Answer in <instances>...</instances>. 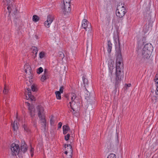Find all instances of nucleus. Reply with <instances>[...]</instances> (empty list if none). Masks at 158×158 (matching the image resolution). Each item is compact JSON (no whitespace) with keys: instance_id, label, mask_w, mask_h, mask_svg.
<instances>
[{"instance_id":"23","label":"nucleus","mask_w":158,"mask_h":158,"mask_svg":"<svg viewBox=\"0 0 158 158\" xmlns=\"http://www.w3.org/2000/svg\"><path fill=\"white\" fill-rule=\"evenodd\" d=\"M150 27L149 24H148V25H146L145 29H143V31L144 34H145L147 33L150 30Z\"/></svg>"},{"instance_id":"8","label":"nucleus","mask_w":158,"mask_h":158,"mask_svg":"<svg viewBox=\"0 0 158 158\" xmlns=\"http://www.w3.org/2000/svg\"><path fill=\"white\" fill-rule=\"evenodd\" d=\"M70 3H64V5L62 7L63 14L66 15L70 12L71 10Z\"/></svg>"},{"instance_id":"40","label":"nucleus","mask_w":158,"mask_h":158,"mask_svg":"<svg viewBox=\"0 0 158 158\" xmlns=\"http://www.w3.org/2000/svg\"><path fill=\"white\" fill-rule=\"evenodd\" d=\"M156 79H155V82L157 84L156 86H157V85H158V78L156 77V76L155 77Z\"/></svg>"},{"instance_id":"35","label":"nucleus","mask_w":158,"mask_h":158,"mask_svg":"<svg viewBox=\"0 0 158 158\" xmlns=\"http://www.w3.org/2000/svg\"><path fill=\"white\" fill-rule=\"evenodd\" d=\"M4 2L5 3V4L7 5H10V0H4Z\"/></svg>"},{"instance_id":"12","label":"nucleus","mask_w":158,"mask_h":158,"mask_svg":"<svg viewBox=\"0 0 158 158\" xmlns=\"http://www.w3.org/2000/svg\"><path fill=\"white\" fill-rule=\"evenodd\" d=\"M27 90L28 91L27 94L28 96H27V95H26L27 99H30L32 101H35V98L34 96L31 94V89H30L28 88L27 89Z\"/></svg>"},{"instance_id":"6","label":"nucleus","mask_w":158,"mask_h":158,"mask_svg":"<svg viewBox=\"0 0 158 158\" xmlns=\"http://www.w3.org/2000/svg\"><path fill=\"white\" fill-rule=\"evenodd\" d=\"M10 150L12 155L14 156H16L19 154L20 148L18 144L13 143L10 146Z\"/></svg>"},{"instance_id":"29","label":"nucleus","mask_w":158,"mask_h":158,"mask_svg":"<svg viewBox=\"0 0 158 158\" xmlns=\"http://www.w3.org/2000/svg\"><path fill=\"white\" fill-rule=\"evenodd\" d=\"M152 101L154 103H155L157 102V97L155 96H153L152 97Z\"/></svg>"},{"instance_id":"15","label":"nucleus","mask_w":158,"mask_h":158,"mask_svg":"<svg viewBox=\"0 0 158 158\" xmlns=\"http://www.w3.org/2000/svg\"><path fill=\"white\" fill-rule=\"evenodd\" d=\"M27 145L24 143L23 145H21L20 149L22 152L25 153L27 151Z\"/></svg>"},{"instance_id":"43","label":"nucleus","mask_w":158,"mask_h":158,"mask_svg":"<svg viewBox=\"0 0 158 158\" xmlns=\"http://www.w3.org/2000/svg\"><path fill=\"white\" fill-rule=\"evenodd\" d=\"M34 149L33 148L31 147L30 150V152L31 153H33Z\"/></svg>"},{"instance_id":"38","label":"nucleus","mask_w":158,"mask_h":158,"mask_svg":"<svg viewBox=\"0 0 158 158\" xmlns=\"http://www.w3.org/2000/svg\"><path fill=\"white\" fill-rule=\"evenodd\" d=\"M109 146L108 145L107 147L108 148L111 149V148L113 147V145H112L110 143Z\"/></svg>"},{"instance_id":"5","label":"nucleus","mask_w":158,"mask_h":158,"mask_svg":"<svg viewBox=\"0 0 158 158\" xmlns=\"http://www.w3.org/2000/svg\"><path fill=\"white\" fill-rule=\"evenodd\" d=\"M81 27L86 31L88 30L89 32L91 33L92 31L91 24L86 19H84L82 22Z\"/></svg>"},{"instance_id":"47","label":"nucleus","mask_w":158,"mask_h":158,"mask_svg":"<svg viewBox=\"0 0 158 158\" xmlns=\"http://www.w3.org/2000/svg\"><path fill=\"white\" fill-rule=\"evenodd\" d=\"M68 150H67V151H65V152H64V153H65V154H67L68 152H68Z\"/></svg>"},{"instance_id":"24","label":"nucleus","mask_w":158,"mask_h":158,"mask_svg":"<svg viewBox=\"0 0 158 158\" xmlns=\"http://www.w3.org/2000/svg\"><path fill=\"white\" fill-rule=\"evenodd\" d=\"M82 78L83 83L85 85H88V80L86 78V76H83Z\"/></svg>"},{"instance_id":"36","label":"nucleus","mask_w":158,"mask_h":158,"mask_svg":"<svg viewBox=\"0 0 158 158\" xmlns=\"http://www.w3.org/2000/svg\"><path fill=\"white\" fill-rule=\"evenodd\" d=\"M64 89V87L63 86H62L60 87L59 90H60L59 91L60 92V93H62L63 92V90Z\"/></svg>"},{"instance_id":"25","label":"nucleus","mask_w":158,"mask_h":158,"mask_svg":"<svg viewBox=\"0 0 158 158\" xmlns=\"http://www.w3.org/2000/svg\"><path fill=\"white\" fill-rule=\"evenodd\" d=\"M9 90L8 87L6 85H5L3 93L5 94H6L8 93Z\"/></svg>"},{"instance_id":"33","label":"nucleus","mask_w":158,"mask_h":158,"mask_svg":"<svg viewBox=\"0 0 158 158\" xmlns=\"http://www.w3.org/2000/svg\"><path fill=\"white\" fill-rule=\"evenodd\" d=\"M70 137V135L69 134H68L66 135H65L64 137V139L67 141L69 139V138Z\"/></svg>"},{"instance_id":"42","label":"nucleus","mask_w":158,"mask_h":158,"mask_svg":"<svg viewBox=\"0 0 158 158\" xmlns=\"http://www.w3.org/2000/svg\"><path fill=\"white\" fill-rule=\"evenodd\" d=\"M7 9L8 10L9 13H10L11 12V7L9 6H7Z\"/></svg>"},{"instance_id":"3","label":"nucleus","mask_w":158,"mask_h":158,"mask_svg":"<svg viewBox=\"0 0 158 158\" xmlns=\"http://www.w3.org/2000/svg\"><path fill=\"white\" fill-rule=\"evenodd\" d=\"M113 38L116 46V52H121L119 33L117 32H114Z\"/></svg>"},{"instance_id":"11","label":"nucleus","mask_w":158,"mask_h":158,"mask_svg":"<svg viewBox=\"0 0 158 158\" xmlns=\"http://www.w3.org/2000/svg\"><path fill=\"white\" fill-rule=\"evenodd\" d=\"M143 49L146 51H148L152 52L153 50V48L152 44L149 43L146 44L144 45Z\"/></svg>"},{"instance_id":"7","label":"nucleus","mask_w":158,"mask_h":158,"mask_svg":"<svg viewBox=\"0 0 158 158\" xmlns=\"http://www.w3.org/2000/svg\"><path fill=\"white\" fill-rule=\"evenodd\" d=\"M126 13V9L124 6H122L120 9L117 8L116 10V15L120 18L123 17Z\"/></svg>"},{"instance_id":"14","label":"nucleus","mask_w":158,"mask_h":158,"mask_svg":"<svg viewBox=\"0 0 158 158\" xmlns=\"http://www.w3.org/2000/svg\"><path fill=\"white\" fill-rule=\"evenodd\" d=\"M31 49L32 50V52L33 53L35 54V56H34V58L36 57L37 54V52L38 51V48L37 47L35 46H32L31 48Z\"/></svg>"},{"instance_id":"48","label":"nucleus","mask_w":158,"mask_h":158,"mask_svg":"<svg viewBox=\"0 0 158 158\" xmlns=\"http://www.w3.org/2000/svg\"><path fill=\"white\" fill-rule=\"evenodd\" d=\"M31 156H33V153H31Z\"/></svg>"},{"instance_id":"18","label":"nucleus","mask_w":158,"mask_h":158,"mask_svg":"<svg viewBox=\"0 0 158 158\" xmlns=\"http://www.w3.org/2000/svg\"><path fill=\"white\" fill-rule=\"evenodd\" d=\"M66 146H67V147H69V151L71 152V154L69 156V157H67V158H72V146L70 144H65V148H66Z\"/></svg>"},{"instance_id":"22","label":"nucleus","mask_w":158,"mask_h":158,"mask_svg":"<svg viewBox=\"0 0 158 158\" xmlns=\"http://www.w3.org/2000/svg\"><path fill=\"white\" fill-rule=\"evenodd\" d=\"M61 93L59 91H56L55 92V94L56 96L57 99L60 100L61 99Z\"/></svg>"},{"instance_id":"2","label":"nucleus","mask_w":158,"mask_h":158,"mask_svg":"<svg viewBox=\"0 0 158 158\" xmlns=\"http://www.w3.org/2000/svg\"><path fill=\"white\" fill-rule=\"evenodd\" d=\"M36 108L37 114L40 121V123L45 129L46 127V122L44 109L43 107L40 105L37 106Z\"/></svg>"},{"instance_id":"45","label":"nucleus","mask_w":158,"mask_h":158,"mask_svg":"<svg viewBox=\"0 0 158 158\" xmlns=\"http://www.w3.org/2000/svg\"><path fill=\"white\" fill-rule=\"evenodd\" d=\"M127 85V86L128 87H130L131 86V84H126Z\"/></svg>"},{"instance_id":"20","label":"nucleus","mask_w":158,"mask_h":158,"mask_svg":"<svg viewBox=\"0 0 158 158\" xmlns=\"http://www.w3.org/2000/svg\"><path fill=\"white\" fill-rule=\"evenodd\" d=\"M59 58L60 60H63L64 57V53L60 51L58 52Z\"/></svg>"},{"instance_id":"21","label":"nucleus","mask_w":158,"mask_h":158,"mask_svg":"<svg viewBox=\"0 0 158 158\" xmlns=\"http://www.w3.org/2000/svg\"><path fill=\"white\" fill-rule=\"evenodd\" d=\"M40 19L39 17L36 15H34L32 17V20L33 21L35 22H37Z\"/></svg>"},{"instance_id":"46","label":"nucleus","mask_w":158,"mask_h":158,"mask_svg":"<svg viewBox=\"0 0 158 158\" xmlns=\"http://www.w3.org/2000/svg\"><path fill=\"white\" fill-rule=\"evenodd\" d=\"M27 105L28 106V107L31 106L30 104L29 103L27 102Z\"/></svg>"},{"instance_id":"32","label":"nucleus","mask_w":158,"mask_h":158,"mask_svg":"<svg viewBox=\"0 0 158 158\" xmlns=\"http://www.w3.org/2000/svg\"><path fill=\"white\" fill-rule=\"evenodd\" d=\"M46 75L44 74L42 76L41 80L42 82H44L46 79Z\"/></svg>"},{"instance_id":"28","label":"nucleus","mask_w":158,"mask_h":158,"mask_svg":"<svg viewBox=\"0 0 158 158\" xmlns=\"http://www.w3.org/2000/svg\"><path fill=\"white\" fill-rule=\"evenodd\" d=\"M43 71V69L41 67H40L37 69V73L38 74H40Z\"/></svg>"},{"instance_id":"19","label":"nucleus","mask_w":158,"mask_h":158,"mask_svg":"<svg viewBox=\"0 0 158 158\" xmlns=\"http://www.w3.org/2000/svg\"><path fill=\"white\" fill-rule=\"evenodd\" d=\"M12 127L14 131L16 130L18 127V124L17 121H14V123H11Z\"/></svg>"},{"instance_id":"4","label":"nucleus","mask_w":158,"mask_h":158,"mask_svg":"<svg viewBox=\"0 0 158 158\" xmlns=\"http://www.w3.org/2000/svg\"><path fill=\"white\" fill-rule=\"evenodd\" d=\"M151 53V52L148 51H146L143 49L140 54L142 58L141 61H139V63L141 64L145 62L147 63L150 57Z\"/></svg>"},{"instance_id":"37","label":"nucleus","mask_w":158,"mask_h":158,"mask_svg":"<svg viewBox=\"0 0 158 158\" xmlns=\"http://www.w3.org/2000/svg\"><path fill=\"white\" fill-rule=\"evenodd\" d=\"M62 123L61 122H59L58 124V129L60 128L62 126Z\"/></svg>"},{"instance_id":"26","label":"nucleus","mask_w":158,"mask_h":158,"mask_svg":"<svg viewBox=\"0 0 158 158\" xmlns=\"http://www.w3.org/2000/svg\"><path fill=\"white\" fill-rule=\"evenodd\" d=\"M45 54L44 52L42 51L39 54V57L40 59H42L45 56Z\"/></svg>"},{"instance_id":"49","label":"nucleus","mask_w":158,"mask_h":158,"mask_svg":"<svg viewBox=\"0 0 158 158\" xmlns=\"http://www.w3.org/2000/svg\"><path fill=\"white\" fill-rule=\"evenodd\" d=\"M108 19L109 20L110 19V16H108Z\"/></svg>"},{"instance_id":"1","label":"nucleus","mask_w":158,"mask_h":158,"mask_svg":"<svg viewBox=\"0 0 158 158\" xmlns=\"http://www.w3.org/2000/svg\"><path fill=\"white\" fill-rule=\"evenodd\" d=\"M117 57L116 60V71L115 73L114 85L116 88H118L124 77V73L121 72V66L123 67L122 64L123 60L121 52H116Z\"/></svg>"},{"instance_id":"17","label":"nucleus","mask_w":158,"mask_h":158,"mask_svg":"<svg viewBox=\"0 0 158 158\" xmlns=\"http://www.w3.org/2000/svg\"><path fill=\"white\" fill-rule=\"evenodd\" d=\"M108 47L107 48V51L108 53H110L112 48V44L110 40L108 41Z\"/></svg>"},{"instance_id":"30","label":"nucleus","mask_w":158,"mask_h":158,"mask_svg":"<svg viewBox=\"0 0 158 158\" xmlns=\"http://www.w3.org/2000/svg\"><path fill=\"white\" fill-rule=\"evenodd\" d=\"M23 127L24 128V131L27 132H28L29 130L27 125L24 124L23 126Z\"/></svg>"},{"instance_id":"10","label":"nucleus","mask_w":158,"mask_h":158,"mask_svg":"<svg viewBox=\"0 0 158 158\" xmlns=\"http://www.w3.org/2000/svg\"><path fill=\"white\" fill-rule=\"evenodd\" d=\"M76 95L74 93H72L71 95V101L69 103L70 104V106L72 110L74 111L75 110H74V105H75V102L74 101L75 99L76 98Z\"/></svg>"},{"instance_id":"31","label":"nucleus","mask_w":158,"mask_h":158,"mask_svg":"<svg viewBox=\"0 0 158 158\" xmlns=\"http://www.w3.org/2000/svg\"><path fill=\"white\" fill-rule=\"evenodd\" d=\"M31 89L32 91L35 92L37 91V89L34 85H32L31 86Z\"/></svg>"},{"instance_id":"13","label":"nucleus","mask_w":158,"mask_h":158,"mask_svg":"<svg viewBox=\"0 0 158 158\" xmlns=\"http://www.w3.org/2000/svg\"><path fill=\"white\" fill-rule=\"evenodd\" d=\"M28 109L29 110V113L30 114L31 117L33 118L35 115V108L34 106H31L28 107Z\"/></svg>"},{"instance_id":"34","label":"nucleus","mask_w":158,"mask_h":158,"mask_svg":"<svg viewBox=\"0 0 158 158\" xmlns=\"http://www.w3.org/2000/svg\"><path fill=\"white\" fill-rule=\"evenodd\" d=\"M50 123L51 125L52 126H54V121L53 119V118H51L50 120Z\"/></svg>"},{"instance_id":"16","label":"nucleus","mask_w":158,"mask_h":158,"mask_svg":"<svg viewBox=\"0 0 158 158\" xmlns=\"http://www.w3.org/2000/svg\"><path fill=\"white\" fill-rule=\"evenodd\" d=\"M63 133L65 135L70 129L68 125H64L63 126Z\"/></svg>"},{"instance_id":"50","label":"nucleus","mask_w":158,"mask_h":158,"mask_svg":"<svg viewBox=\"0 0 158 158\" xmlns=\"http://www.w3.org/2000/svg\"><path fill=\"white\" fill-rule=\"evenodd\" d=\"M110 137L111 136V135H110Z\"/></svg>"},{"instance_id":"27","label":"nucleus","mask_w":158,"mask_h":158,"mask_svg":"<svg viewBox=\"0 0 158 158\" xmlns=\"http://www.w3.org/2000/svg\"><path fill=\"white\" fill-rule=\"evenodd\" d=\"M107 158H116V156L115 154L111 153L107 156Z\"/></svg>"},{"instance_id":"44","label":"nucleus","mask_w":158,"mask_h":158,"mask_svg":"<svg viewBox=\"0 0 158 158\" xmlns=\"http://www.w3.org/2000/svg\"><path fill=\"white\" fill-rule=\"evenodd\" d=\"M48 70L47 69H45L44 70V75H46V74L47 73Z\"/></svg>"},{"instance_id":"39","label":"nucleus","mask_w":158,"mask_h":158,"mask_svg":"<svg viewBox=\"0 0 158 158\" xmlns=\"http://www.w3.org/2000/svg\"><path fill=\"white\" fill-rule=\"evenodd\" d=\"M71 0H63L64 3H70Z\"/></svg>"},{"instance_id":"9","label":"nucleus","mask_w":158,"mask_h":158,"mask_svg":"<svg viewBox=\"0 0 158 158\" xmlns=\"http://www.w3.org/2000/svg\"><path fill=\"white\" fill-rule=\"evenodd\" d=\"M54 19V17L53 15H49L47 16V20L44 23V26L46 27L49 28Z\"/></svg>"},{"instance_id":"41","label":"nucleus","mask_w":158,"mask_h":158,"mask_svg":"<svg viewBox=\"0 0 158 158\" xmlns=\"http://www.w3.org/2000/svg\"><path fill=\"white\" fill-rule=\"evenodd\" d=\"M157 87L155 91V93L156 95H158V85L156 86Z\"/></svg>"}]
</instances>
